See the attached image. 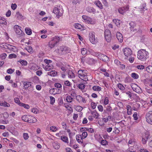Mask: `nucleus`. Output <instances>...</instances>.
<instances>
[{
	"mask_svg": "<svg viewBox=\"0 0 152 152\" xmlns=\"http://www.w3.org/2000/svg\"><path fill=\"white\" fill-rule=\"evenodd\" d=\"M73 99L71 96H68L66 97V100L67 102L70 103L72 102Z\"/></svg>",
	"mask_w": 152,
	"mask_h": 152,
	"instance_id": "obj_39",
	"label": "nucleus"
},
{
	"mask_svg": "<svg viewBox=\"0 0 152 152\" xmlns=\"http://www.w3.org/2000/svg\"><path fill=\"white\" fill-rule=\"evenodd\" d=\"M95 33L94 32H91L89 34V40L91 43L93 44H96L97 40L95 38Z\"/></svg>",
	"mask_w": 152,
	"mask_h": 152,
	"instance_id": "obj_6",
	"label": "nucleus"
},
{
	"mask_svg": "<svg viewBox=\"0 0 152 152\" xmlns=\"http://www.w3.org/2000/svg\"><path fill=\"white\" fill-rule=\"evenodd\" d=\"M84 71L83 70H80L78 71V74L79 75V76H80L81 75H82V74L83 73H84Z\"/></svg>",
	"mask_w": 152,
	"mask_h": 152,
	"instance_id": "obj_56",
	"label": "nucleus"
},
{
	"mask_svg": "<svg viewBox=\"0 0 152 152\" xmlns=\"http://www.w3.org/2000/svg\"><path fill=\"white\" fill-rule=\"evenodd\" d=\"M82 97L80 95H77L76 96V100L79 102H81V100Z\"/></svg>",
	"mask_w": 152,
	"mask_h": 152,
	"instance_id": "obj_44",
	"label": "nucleus"
},
{
	"mask_svg": "<svg viewBox=\"0 0 152 152\" xmlns=\"http://www.w3.org/2000/svg\"><path fill=\"white\" fill-rule=\"evenodd\" d=\"M0 105L4 107H9L10 106V104L6 102L0 101Z\"/></svg>",
	"mask_w": 152,
	"mask_h": 152,
	"instance_id": "obj_18",
	"label": "nucleus"
},
{
	"mask_svg": "<svg viewBox=\"0 0 152 152\" xmlns=\"http://www.w3.org/2000/svg\"><path fill=\"white\" fill-rule=\"evenodd\" d=\"M96 5L101 9L103 8V6L101 2L100 1H98L96 3Z\"/></svg>",
	"mask_w": 152,
	"mask_h": 152,
	"instance_id": "obj_37",
	"label": "nucleus"
},
{
	"mask_svg": "<svg viewBox=\"0 0 152 152\" xmlns=\"http://www.w3.org/2000/svg\"><path fill=\"white\" fill-rule=\"evenodd\" d=\"M101 144L102 145H106L107 144V142L105 140H102L101 141Z\"/></svg>",
	"mask_w": 152,
	"mask_h": 152,
	"instance_id": "obj_48",
	"label": "nucleus"
},
{
	"mask_svg": "<svg viewBox=\"0 0 152 152\" xmlns=\"http://www.w3.org/2000/svg\"><path fill=\"white\" fill-rule=\"evenodd\" d=\"M20 106L23 107L26 109H28L30 108L28 104H25L23 103H20Z\"/></svg>",
	"mask_w": 152,
	"mask_h": 152,
	"instance_id": "obj_27",
	"label": "nucleus"
},
{
	"mask_svg": "<svg viewBox=\"0 0 152 152\" xmlns=\"http://www.w3.org/2000/svg\"><path fill=\"white\" fill-rule=\"evenodd\" d=\"M113 21L115 23L116 25L118 26L120 25V20H116V19H113Z\"/></svg>",
	"mask_w": 152,
	"mask_h": 152,
	"instance_id": "obj_42",
	"label": "nucleus"
},
{
	"mask_svg": "<svg viewBox=\"0 0 152 152\" xmlns=\"http://www.w3.org/2000/svg\"><path fill=\"white\" fill-rule=\"evenodd\" d=\"M146 70L148 72L150 73H152V66H149L146 67Z\"/></svg>",
	"mask_w": 152,
	"mask_h": 152,
	"instance_id": "obj_33",
	"label": "nucleus"
},
{
	"mask_svg": "<svg viewBox=\"0 0 152 152\" xmlns=\"http://www.w3.org/2000/svg\"><path fill=\"white\" fill-rule=\"evenodd\" d=\"M23 85L24 88L25 89H27L28 87L31 86V83L29 82H24Z\"/></svg>",
	"mask_w": 152,
	"mask_h": 152,
	"instance_id": "obj_15",
	"label": "nucleus"
},
{
	"mask_svg": "<svg viewBox=\"0 0 152 152\" xmlns=\"http://www.w3.org/2000/svg\"><path fill=\"white\" fill-rule=\"evenodd\" d=\"M133 117L134 120H137L138 119V117L137 115V113L136 112H135L133 115Z\"/></svg>",
	"mask_w": 152,
	"mask_h": 152,
	"instance_id": "obj_60",
	"label": "nucleus"
},
{
	"mask_svg": "<svg viewBox=\"0 0 152 152\" xmlns=\"http://www.w3.org/2000/svg\"><path fill=\"white\" fill-rule=\"evenodd\" d=\"M124 55L127 57H128L132 54V51L131 49L129 48H125L124 50Z\"/></svg>",
	"mask_w": 152,
	"mask_h": 152,
	"instance_id": "obj_8",
	"label": "nucleus"
},
{
	"mask_svg": "<svg viewBox=\"0 0 152 152\" xmlns=\"http://www.w3.org/2000/svg\"><path fill=\"white\" fill-rule=\"evenodd\" d=\"M108 102H109V100H108V98L107 97L105 98L104 99V104L105 105H107V104H108Z\"/></svg>",
	"mask_w": 152,
	"mask_h": 152,
	"instance_id": "obj_62",
	"label": "nucleus"
},
{
	"mask_svg": "<svg viewBox=\"0 0 152 152\" xmlns=\"http://www.w3.org/2000/svg\"><path fill=\"white\" fill-rule=\"evenodd\" d=\"M144 66L142 65H139L137 66V68L140 69H142L144 68Z\"/></svg>",
	"mask_w": 152,
	"mask_h": 152,
	"instance_id": "obj_57",
	"label": "nucleus"
},
{
	"mask_svg": "<svg viewBox=\"0 0 152 152\" xmlns=\"http://www.w3.org/2000/svg\"><path fill=\"white\" fill-rule=\"evenodd\" d=\"M56 44L55 43L53 40H51L49 42L48 44V46L49 47L51 48H54Z\"/></svg>",
	"mask_w": 152,
	"mask_h": 152,
	"instance_id": "obj_16",
	"label": "nucleus"
},
{
	"mask_svg": "<svg viewBox=\"0 0 152 152\" xmlns=\"http://www.w3.org/2000/svg\"><path fill=\"white\" fill-rule=\"evenodd\" d=\"M129 8L128 6L121 8L118 9V11L121 14H123L125 12L128 10Z\"/></svg>",
	"mask_w": 152,
	"mask_h": 152,
	"instance_id": "obj_10",
	"label": "nucleus"
},
{
	"mask_svg": "<svg viewBox=\"0 0 152 152\" xmlns=\"http://www.w3.org/2000/svg\"><path fill=\"white\" fill-rule=\"evenodd\" d=\"M25 49H26L28 52L30 53H32L33 52L32 48L30 46H28L27 48H26Z\"/></svg>",
	"mask_w": 152,
	"mask_h": 152,
	"instance_id": "obj_29",
	"label": "nucleus"
},
{
	"mask_svg": "<svg viewBox=\"0 0 152 152\" xmlns=\"http://www.w3.org/2000/svg\"><path fill=\"white\" fill-rule=\"evenodd\" d=\"M51 40L56 44L59 41H61V39L59 37L55 36Z\"/></svg>",
	"mask_w": 152,
	"mask_h": 152,
	"instance_id": "obj_14",
	"label": "nucleus"
},
{
	"mask_svg": "<svg viewBox=\"0 0 152 152\" xmlns=\"http://www.w3.org/2000/svg\"><path fill=\"white\" fill-rule=\"evenodd\" d=\"M86 22L88 23L91 24L95 23V21L94 20L89 17H88L87 18V20Z\"/></svg>",
	"mask_w": 152,
	"mask_h": 152,
	"instance_id": "obj_19",
	"label": "nucleus"
},
{
	"mask_svg": "<svg viewBox=\"0 0 152 152\" xmlns=\"http://www.w3.org/2000/svg\"><path fill=\"white\" fill-rule=\"evenodd\" d=\"M87 50L86 48H82L81 49V53L83 55H84L86 54V53H87Z\"/></svg>",
	"mask_w": 152,
	"mask_h": 152,
	"instance_id": "obj_45",
	"label": "nucleus"
},
{
	"mask_svg": "<svg viewBox=\"0 0 152 152\" xmlns=\"http://www.w3.org/2000/svg\"><path fill=\"white\" fill-rule=\"evenodd\" d=\"M14 69H8L7 70V72L8 74H11L14 72Z\"/></svg>",
	"mask_w": 152,
	"mask_h": 152,
	"instance_id": "obj_58",
	"label": "nucleus"
},
{
	"mask_svg": "<svg viewBox=\"0 0 152 152\" xmlns=\"http://www.w3.org/2000/svg\"><path fill=\"white\" fill-rule=\"evenodd\" d=\"M61 139L62 140L63 142L68 143L69 142L68 138L66 137L63 136L61 137Z\"/></svg>",
	"mask_w": 152,
	"mask_h": 152,
	"instance_id": "obj_21",
	"label": "nucleus"
},
{
	"mask_svg": "<svg viewBox=\"0 0 152 152\" xmlns=\"http://www.w3.org/2000/svg\"><path fill=\"white\" fill-rule=\"evenodd\" d=\"M98 108L99 110L100 111L102 112L103 110V107L101 105H99L98 106Z\"/></svg>",
	"mask_w": 152,
	"mask_h": 152,
	"instance_id": "obj_64",
	"label": "nucleus"
},
{
	"mask_svg": "<svg viewBox=\"0 0 152 152\" xmlns=\"http://www.w3.org/2000/svg\"><path fill=\"white\" fill-rule=\"evenodd\" d=\"M14 101L16 103L18 104L20 106V103H22V102H20V100L18 98H15L14 99Z\"/></svg>",
	"mask_w": 152,
	"mask_h": 152,
	"instance_id": "obj_49",
	"label": "nucleus"
},
{
	"mask_svg": "<svg viewBox=\"0 0 152 152\" xmlns=\"http://www.w3.org/2000/svg\"><path fill=\"white\" fill-rule=\"evenodd\" d=\"M23 137L24 139L27 140L29 137L28 134L27 133H24L23 134Z\"/></svg>",
	"mask_w": 152,
	"mask_h": 152,
	"instance_id": "obj_54",
	"label": "nucleus"
},
{
	"mask_svg": "<svg viewBox=\"0 0 152 152\" xmlns=\"http://www.w3.org/2000/svg\"><path fill=\"white\" fill-rule=\"evenodd\" d=\"M91 106L92 109H94L95 108L96 106V104L95 103L93 102L91 103Z\"/></svg>",
	"mask_w": 152,
	"mask_h": 152,
	"instance_id": "obj_63",
	"label": "nucleus"
},
{
	"mask_svg": "<svg viewBox=\"0 0 152 152\" xmlns=\"http://www.w3.org/2000/svg\"><path fill=\"white\" fill-rule=\"evenodd\" d=\"M20 27L18 25H15L14 26V29L17 34L19 35H21L22 34L23 32L20 29Z\"/></svg>",
	"mask_w": 152,
	"mask_h": 152,
	"instance_id": "obj_9",
	"label": "nucleus"
},
{
	"mask_svg": "<svg viewBox=\"0 0 152 152\" xmlns=\"http://www.w3.org/2000/svg\"><path fill=\"white\" fill-rule=\"evenodd\" d=\"M6 23H7L6 22V20L5 19L3 18L0 17V24H6Z\"/></svg>",
	"mask_w": 152,
	"mask_h": 152,
	"instance_id": "obj_28",
	"label": "nucleus"
},
{
	"mask_svg": "<svg viewBox=\"0 0 152 152\" xmlns=\"http://www.w3.org/2000/svg\"><path fill=\"white\" fill-rule=\"evenodd\" d=\"M58 52L61 54H64L69 52L70 49L66 46H60L58 49Z\"/></svg>",
	"mask_w": 152,
	"mask_h": 152,
	"instance_id": "obj_3",
	"label": "nucleus"
},
{
	"mask_svg": "<svg viewBox=\"0 0 152 152\" xmlns=\"http://www.w3.org/2000/svg\"><path fill=\"white\" fill-rule=\"evenodd\" d=\"M25 31L26 34L28 35H30L31 34V29L28 28H26L25 29Z\"/></svg>",
	"mask_w": 152,
	"mask_h": 152,
	"instance_id": "obj_30",
	"label": "nucleus"
},
{
	"mask_svg": "<svg viewBox=\"0 0 152 152\" xmlns=\"http://www.w3.org/2000/svg\"><path fill=\"white\" fill-rule=\"evenodd\" d=\"M131 76L133 78L137 79L139 77L138 75L135 73H132L131 74Z\"/></svg>",
	"mask_w": 152,
	"mask_h": 152,
	"instance_id": "obj_36",
	"label": "nucleus"
},
{
	"mask_svg": "<svg viewBox=\"0 0 152 152\" xmlns=\"http://www.w3.org/2000/svg\"><path fill=\"white\" fill-rule=\"evenodd\" d=\"M15 16L18 20L21 19L23 17L22 15L19 12H16Z\"/></svg>",
	"mask_w": 152,
	"mask_h": 152,
	"instance_id": "obj_26",
	"label": "nucleus"
},
{
	"mask_svg": "<svg viewBox=\"0 0 152 152\" xmlns=\"http://www.w3.org/2000/svg\"><path fill=\"white\" fill-rule=\"evenodd\" d=\"M50 129L52 132H54L56 131L57 130V128L55 126H52L50 127Z\"/></svg>",
	"mask_w": 152,
	"mask_h": 152,
	"instance_id": "obj_50",
	"label": "nucleus"
},
{
	"mask_svg": "<svg viewBox=\"0 0 152 152\" xmlns=\"http://www.w3.org/2000/svg\"><path fill=\"white\" fill-rule=\"evenodd\" d=\"M85 87V85L82 83H80L78 85V88L81 89H83Z\"/></svg>",
	"mask_w": 152,
	"mask_h": 152,
	"instance_id": "obj_53",
	"label": "nucleus"
},
{
	"mask_svg": "<svg viewBox=\"0 0 152 152\" xmlns=\"http://www.w3.org/2000/svg\"><path fill=\"white\" fill-rule=\"evenodd\" d=\"M9 57L10 58H15L16 57V55L14 54H10L9 55Z\"/></svg>",
	"mask_w": 152,
	"mask_h": 152,
	"instance_id": "obj_55",
	"label": "nucleus"
},
{
	"mask_svg": "<svg viewBox=\"0 0 152 152\" xmlns=\"http://www.w3.org/2000/svg\"><path fill=\"white\" fill-rule=\"evenodd\" d=\"M118 88L122 91H124L125 89L124 87L120 83L118 84Z\"/></svg>",
	"mask_w": 152,
	"mask_h": 152,
	"instance_id": "obj_43",
	"label": "nucleus"
},
{
	"mask_svg": "<svg viewBox=\"0 0 152 152\" xmlns=\"http://www.w3.org/2000/svg\"><path fill=\"white\" fill-rule=\"evenodd\" d=\"M133 91L138 93H141L142 92L141 89L138 86Z\"/></svg>",
	"mask_w": 152,
	"mask_h": 152,
	"instance_id": "obj_25",
	"label": "nucleus"
},
{
	"mask_svg": "<svg viewBox=\"0 0 152 152\" xmlns=\"http://www.w3.org/2000/svg\"><path fill=\"white\" fill-rule=\"evenodd\" d=\"M28 117H29V115H25L22 117V119L23 121L27 122L28 120Z\"/></svg>",
	"mask_w": 152,
	"mask_h": 152,
	"instance_id": "obj_23",
	"label": "nucleus"
},
{
	"mask_svg": "<svg viewBox=\"0 0 152 152\" xmlns=\"http://www.w3.org/2000/svg\"><path fill=\"white\" fill-rule=\"evenodd\" d=\"M57 72L55 71H52L50 72H49L48 73V75L51 76H55L57 75Z\"/></svg>",
	"mask_w": 152,
	"mask_h": 152,
	"instance_id": "obj_20",
	"label": "nucleus"
},
{
	"mask_svg": "<svg viewBox=\"0 0 152 152\" xmlns=\"http://www.w3.org/2000/svg\"><path fill=\"white\" fill-rule=\"evenodd\" d=\"M148 53L145 50L142 49L139 50L138 52L137 58L142 61H145L146 60Z\"/></svg>",
	"mask_w": 152,
	"mask_h": 152,
	"instance_id": "obj_1",
	"label": "nucleus"
},
{
	"mask_svg": "<svg viewBox=\"0 0 152 152\" xmlns=\"http://www.w3.org/2000/svg\"><path fill=\"white\" fill-rule=\"evenodd\" d=\"M74 26L75 28L78 29H80L82 27L81 25L80 24L78 23L75 24V25Z\"/></svg>",
	"mask_w": 152,
	"mask_h": 152,
	"instance_id": "obj_47",
	"label": "nucleus"
},
{
	"mask_svg": "<svg viewBox=\"0 0 152 152\" xmlns=\"http://www.w3.org/2000/svg\"><path fill=\"white\" fill-rule=\"evenodd\" d=\"M87 133L86 132H84L83 133L82 135H80L79 136L81 137V138L84 139L86 138L87 136Z\"/></svg>",
	"mask_w": 152,
	"mask_h": 152,
	"instance_id": "obj_38",
	"label": "nucleus"
},
{
	"mask_svg": "<svg viewBox=\"0 0 152 152\" xmlns=\"http://www.w3.org/2000/svg\"><path fill=\"white\" fill-rule=\"evenodd\" d=\"M6 56L7 54L5 53H4L1 55L0 57L2 59H5Z\"/></svg>",
	"mask_w": 152,
	"mask_h": 152,
	"instance_id": "obj_61",
	"label": "nucleus"
},
{
	"mask_svg": "<svg viewBox=\"0 0 152 152\" xmlns=\"http://www.w3.org/2000/svg\"><path fill=\"white\" fill-rule=\"evenodd\" d=\"M137 86L138 85L135 83H133L131 84V86L133 90H134L135 88H136Z\"/></svg>",
	"mask_w": 152,
	"mask_h": 152,
	"instance_id": "obj_51",
	"label": "nucleus"
},
{
	"mask_svg": "<svg viewBox=\"0 0 152 152\" xmlns=\"http://www.w3.org/2000/svg\"><path fill=\"white\" fill-rule=\"evenodd\" d=\"M92 89L94 91H99L101 90V88L98 86H94L93 87Z\"/></svg>",
	"mask_w": 152,
	"mask_h": 152,
	"instance_id": "obj_24",
	"label": "nucleus"
},
{
	"mask_svg": "<svg viewBox=\"0 0 152 152\" xmlns=\"http://www.w3.org/2000/svg\"><path fill=\"white\" fill-rule=\"evenodd\" d=\"M129 25L130 26V29L131 30H133V28H134L136 26V24L134 22H132L129 23Z\"/></svg>",
	"mask_w": 152,
	"mask_h": 152,
	"instance_id": "obj_31",
	"label": "nucleus"
},
{
	"mask_svg": "<svg viewBox=\"0 0 152 152\" xmlns=\"http://www.w3.org/2000/svg\"><path fill=\"white\" fill-rule=\"evenodd\" d=\"M68 77L70 78H72L74 77V74L71 71H69V72L68 74Z\"/></svg>",
	"mask_w": 152,
	"mask_h": 152,
	"instance_id": "obj_41",
	"label": "nucleus"
},
{
	"mask_svg": "<svg viewBox=\"0 0 152 152\" xmlns=\"http://www.w3.org/2000/svg\"><path fill=\"white\" fill-rule=\"evenodd\" d=\"M116 36L118 41L121 42L123 40V37L122 34L120 32H118Z\"/></svg>",
	"mask_w": 152,
	"mask_h": 152,
	"instance_id": "obj_12",
	"label": "nucleus"
},
{
	"mask_svg": "<svg viewBox=\"0 0 152 152\" xmlns=\"http://www.w3.org/2000/svg\"><path fill=\"white\" fill-rule=\"evenodd\" d=\"M9 45H10L8 44L4 43L2 45L1 47L4 48H7L8 49V47H9Z\"/></svg>",
	"mask_w": 152,
	"mask_h": 152,
	"instance_id": "obj_52",
	"label": "nucleus"
},
{
	"mask_svg": "<svg viewBox=\"0 0 152 152\" xmlns=\"http://www.w3.org/2000/svg\"><path fill=\"white\" fill-rule=\"evenodd\" d=\"M50 104H53L55 102V98L52 96H50Z\"/></svg>",
	"mask_w": 152,
	"mask_h": 152,
	"instance_id": "obj_46",
	"label": "nucleus"
},
{
	"mask_svg": "<svg viewBox=\"0 0 152 152\" xmlns=\"http://www.w3.org/2000/svg\"><path fill=\"white\" fill-rule=\"evenodd\" d=\"M19 61L23 66H26L27 64V62L25 60H20Z\"/></svg>",
	"mask_w": 152,
	"mask_h": 152,
	"instance_id": "obj_35",
	"label": "nucleus"
},
{
	"mask_svg": "<svg viewBox=\"0 0 152 152\" xmlns=\"http://www.w3.org/2000/svg\"><path fill=\"white\" fill-rule=\"evenodd\" d=\"M8 49L10 51H14L16 49V48L15 46L10 45L8 47Z\"/></svg>",
	"mask_w": 152,
	"mask_h": 152,
	"instance_id": "obj_34",
	"label": "nucleus"
},
{
	"mask_svg": "<svg viewBox=\"0 0 152 152\" xmlns=\"http://www.w3.org/2000/svg\"><path fill=\"white\" fill-rule=\"evenodd\" d=\"M98 58L105 62H107L109 61V58L107 56L102 54H99Z\"/></svg>",
	"mask_w": 152,
	"mask_h": 152,
	"instance_id": "obj_7",
	"label": "nucleus"
},
{
	"mask_svg": "<svg viewBox=\"0 0 152 152\" xmlns=\"http://www.w3.org/2000/svg\"><path fill=\"white\" fill-rule=\"evenodd\" d=\"M63 12V10L61 6H59V8L57 7H55L53 10V12L56 15L57 17L58 18L60 17L62 15Z\"/></svg>",
	"mask_w": 152,
	"mask_h": 152,
	"instance_id": "obj_2",
	"label": "nucleus"
},
{
	"mask_svg": "<svg viewBox=\"0 0 152 152\" xmlns=\"http://www.w3.org/2000/svg\"><path fill=\"white\" fill-rule=\"evenodd\" d=\"M79 77L84 80L86 81V80H88L86 73H85V72L82 74V75L79 76Z\"/></svg>",
	"mask_w": 152,
	"mask_h": 152,
	"instance_id": "obj_17",
	"label": "nucleus"
},
{
	"mask_svg": "<svg viewBox=\"0 0 152 152\" xmlns=\"http://www.w3.org/2000/svg\"><path fill=\"white\" fill-rule=\"evenodd\" d=\"M79 135L77 137H76L77 140L78 142L82 143L83 142V138H81V137H80Z\"/></svg>",
	"mask_w": 152,
	"mask_h": 152,
	"instance_id": "obj_40",
	"label": "nucleus"
},
{
	"mask_svg": "<svg viewBox=\"0 0 152 152\" xmlns=\"http://www.w3.org/2000/svg\"><path fill=\"white\" fill-rule=\"evenodd\" d=\"M86 10L87 12L90 13L95 14L96 12V10L93 7H88L86 8Z\"/></svg>",
	"mask_w": 152,
	"mask_h": 152,
	"instance_id": "obj_13",
	"label": "nucleus"
},
{
	"mask_svg": "<svg viewBox=\"0 0 152 152\" xmlns=\"http://www.w3.org/2000/svg\"><path fill=\"white\" fill-rule=\"evenodd\" d=\"M145 116L147 122L152 125V111H150L147 113Z\"/></svg>",
	"mask_w": 152,
	"mask_h": 152,
	"instance_id": "obj_5",
	"label": "nucleus"
},
{
	"mask_svg": "<svg viewBox=\"0 0 152 152\" xmlns=\"http://www.w3.org/2000/svg\"><path fill=\"white\" fill-rule=\"evenodd\" d=\"M105 38L108 42H110L111 40V34L110 31L108 29H106L104 31Z\"/></svg>",
	"mask_w": 152,
	"mask_h": 152,
	"instance_id": "obj_4",
	"label": "nucleus"
},
{
	"mask_svg": "<svg viewBox=\"0 0 152 152\" xmlns=\"http://www.w3.org/2000/svg\"><path fill=\"white\" fill-rule=\"evenodd\" d=\"M28 123H33L36 122L37 121V119L34 117L29 115V117L28 118Z\"/></svg>",
	"mask_w": 152,
	"mask_h": 152,
	"instance_id": "obj_11",
	"label": "nucleus"
},
{
	"mask_svg": "<svg viewBox=\"0 0 152 152\" xmlns=\"http://www.w3.org/2000/svg\"><path fill=\"white\" fill-rule=\"evenodd\" d=\"M53 66L52 65L48 64L45 66V69L46 71H49L53 69Z\"/></svg>",
	"mask_w": 152,
	"mask_h": 152,
	"instance_id": "obj_22",
	"label": "nucleus"
},
{
	"mask_svg": "<svg viewBox=\"0 0 152 152\" xmlns=\"http://www.w3.org/2000/svg\"><path fill=\"white\" fill-rule=\"evenodd\" d=\"M91 114L93 115L94 116V118H97L99 116V114L97 113L95 111H94L91 112Z\"/></svg>",
	"mask_w": 152,
	"mask_h": 152,
	"instance_id": "obj_32",
	"label": "nucleus"
},
{
	"mask_svg": "<svg viewBox=\"0 0 152 152\" xmlns=\"http://www.w3.org/2000/svg\"><path fill=\"white\" fill-rule=\"evenodd\" d=\"M17 6L15 4H12L11 5V8L13 10H15L17 7Z\"/></svg>",
	"mask_w": 152,
	"mask_h": 152,
	"instance_id": "obj_59",
	"label": "nucleus"
}]
</instances>
